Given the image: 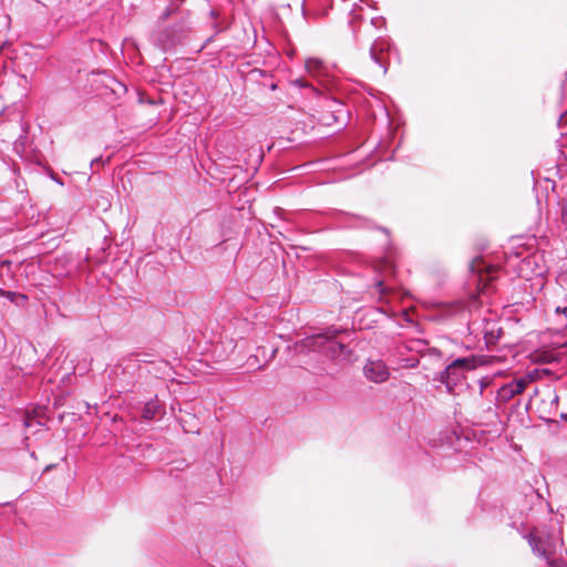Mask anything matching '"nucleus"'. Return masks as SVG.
Masks as SVG:
<instances>
[{
	"label": "nucleus",
	"instance_id": "f257e3e1",
	"mask_svg": "<svg viewBox=\"0 0 567 567\" xmlns=\"http://www.w3.org/2000/svg\"><path fill=\"white\" fill-rule=\"evenodd\" d=\"M341 330L328 328L326 331L305 338L300 342L301 350L323 353L331 360L346 358V346L337 340Z\"/></svg>",
	"mask_w": 567,
	"mask_h": 567
},
{
	"label": "nucleus",
	"instance_id": "f03ea898",
	"mask_svg": "<svg viewBox=\"0 0 567 567\" xmlns=\"http://www.w3.org/2000/svg\"><path fill=\"white\" fill-rule=\"evenodd\" d=\"M489 362L491 358L487 355H471L455 359L441 372L440 382L446 386L449 392L453 393L455 386L462 382L467 371L475 370L477 367Z\"/></svg>",
	"mask_w": 567,
	"mask_h": 567
},
{
	"label": "nucleus",
	"instance_id": "7ed1b4c3",
	"mask_svg": "<svg viewBox=\"0 0 567 567\" xmlns=\"http://www.w3.org/2000/svg\"><path fill=\"white\" fill-rule=\"evenodd\" d=\"M526 539L535 555L545 558L547 563L555 559L554 555L556 554L558 546V539L556 537L538 530H533L526 536Z\"/></svg>",
	"mask_w": 567,
	"mask_h": 567
},
{
	"label": "nucleus",
	"instance_id": "20e7f679",
	"mask_svg": "<svg viewBox=\"0 0 567 567\" xmlns=\"http://www.w3.org/2000/svg\"><path fill=\"white\" fill-rule=\"evenodd\" d=\"M391 52L392 44L389 39L383 37H378L370 48V58L382 69L383 74L388 71L389 55Z\"/></svg>",
	"mask_w": 567,
	"mask_h": 567
},
{
	"label": "nucleus",
	"instance_id": "39448f33",
	"mask_svg": "<svg viewBox=\"0 0 567 567\" xmlns=\"http://www.w3.org/2000/svg\"><path fill=\"white\" fill-rule=\"evenodd\" d=\"M567 346V337L561 340L550 342L549 347H542L530 353V360L534 363H551L559 359V350Z\"/></svg>",
	"mask_w": 567,
	"mask_h": 567
},
{
	"label": "nucleus",
	"instance_id": "423d86ee",
	"mask_svg": "<svg viewBox=\"0 0 567 567\" xmlns=\"http://www.w3.org/2000/svg\"><path fill=\"white\" fill-rule=\"evenodd\" d=\"M532 381L533 378L530 374L512 380L498 389L497 400L502 402H508L514 396L520 394Z\"/></svg>",
	"mask_w": 567,
	"mask_h": 567
},
{
	"label": "nucleus",
	"instance_id": "0eeeda50",
	"mask_svg": "<svg viewBox=\"0 0 567 567\" xmlns=\"http://www.w3.org/2000/svg\"><path fill=\"white\" fill-rule=\"evenodd\" d=\"M364 377L373 383H383L390 378V370L382 360H368L363 367Z\"/></svg>",
	"mask_w": 567,
	"mask_h": 567
},
{
	"label": "nucleus",
	"instance_id": "6e6552de",
	"mask_svg": "<svg viewBox=\"0 0 567 567\" xmlns=\"http://www.w3.org/2000/svg\"><path fill=\"white\" fill-rule=\"evenodd\" d=\"M473 271L478 272L477 286L482 292H487L488 284L495 279L494 274L497 271L495 266H485L482 260H477L472 266Z\"/></svg>",
	"mask_w": 567,
	"mask_h": 567
},
{
	"label": "nucleus",
	"instance_id": "1a4fd4ad",
	"mask_svg": "<svg viewBox=\"0 0 567 567\" xmlns=\"http://www.w3.org/2000/svg\"><path fill=\"white\" fill-rule=\"evenodd\" d=\"M306 70L310 75L319 78L326 73V65L321 60L310 58L306 61Z\"/></svg>",
	"mask_w": 567,
	"mask_h": 567
},
{
	"label": "nucleus",
	"instance_id": "9d476101",
	"mask_svg": "<svg viewBox=\"0 0 567 567\" xmlns=\"http://www.w3.org/2000/svg\"><path fill=\"white\" fill-rule=\"evenodd\" d=\"M328 14V7L324 8H312L311 0L302 7V16L306 20L318 19Z\"/></svg>",
	"mask_w": 567,
	"mask_h": 567
},
{
	"label": "nucleus",
	"instance_id": "9b49d317",
	"mask_svg": "<svg viewBox=\"0 0 567 567\" xmlns=\"http://www.w3.org/2000/svg\"><path fill=\"white\" fill-rule=\"evenodd\" d=\"M555 321L557 331L567 330V307H557L555 309Z\"/></svg>",
	"mask_w": 567,
	"mask_h": 567
},
{
	"label": "nucleus",
	"instance_id": "f8f14e48",
	"mask_svg": "<svg viewBox=\"0 0 567 567\" xmlns=\"http://www.w3.org/2000/svg\"><path fill=\"white\" fill-rule=\"evenodd\" d=\"M159 409L161 406L157 401H150L145 404L142 416L145 420H153L158 414Z\"/></svg>",
	"mask_w": 567,
	"mask_h": 567
},
{
	"label": "nucleus",
	"instance_id": "ddd939ff",
	"mask_svg": "<svg viewBox=\"0 0 567 567\" xmlns=\"http://www.w3.org/2000/svg\"><path fill=\"white\" fill-rule=\"evenodd\" d=\"M419 363H420V361L417 358L410 357V358L401 360L400 367L404 368V369H413V368H416L419 365Z\"/></svg>",
	"mask_w": 567,
	"mask_h": 567
},
{
	"label": "nucleus",
	"instance_id": "4468645a",
	"mask_svg": "<svg viewBox=\"0 0 567 567\" xmlns=\"http://www.w3.org/2000/svg\"><path fill=\"white\" fill-rule=\"evenodd\" d=\"M560 221L567 228V197L564 198L560 203Z\"/></svg>",
	"mask_w": 567,
	"mask_h": 567
},
{
	"label": "nucleus",
	"instance_id": "2eb2a0df",
	"mask_svg": "<svg viewBox=\"0 0 567 567\" xmlns=\"http://www.w3.org/2000/svg\"><path fill=\"white\" fill-rule=\"evenodd\" d=\"M34 424H38L40 426L42 425V423L40 421L35 420L34 416H31V415L27 414L25 420H24V426L25 427H31Z\"/></svg>",
	"mask_w": 567,
	"mask_h": 567
},
{
	"label": "nucleus",
	"instance_id": "dca6fc26",
	"mask_svg": "<svg viewBox=\"0 0 567 567\" xmlns=\"http://www.w3.org/2000/svg\"><path fill=\"white\" fill-rule=\"evenodd\" d=\"M547 564H548V567H567V563L560 558L549 560Z\"/></svg>",
	"mask_w": 567,
	"mask_h": 567
},
{
	"label": "nucleus",
	"instance_id": "f3484780",
	"mask_svg": "<svg viewBox=\"0 0 567 567\" xmlns=\"http://www.w3.org/2000/svg\"><path fill=\"white\" fill-rule=\"evenodd\" d=\"M429 353L431 355H435V357H441L442 355L441 351L437 348H430L429 349Z\"/></svg>",
	"mask_w": 567,
	"mask_h": 567
},
{
	"label": "nucleus",
	"instance_id": "a211bd4d",
	"mask_svg": "<svg viewBox=\"0 0 567 567\" xmlns=\"http://www.w3.org/2000/svg\"><path fill=\"white\" fill-rule=\"evenodd\" d=\"M375 287L378 288V291H379L380 293H385V288H384V286H383V281H378V282L375 284Z\"/></svg>",
	"mask_w": 567,
	"mask_h": 567
},
{
	"label": "nucleus",
	"instance_id": "6ab92c4d",
	"mask_svg": "<svg viewBox=\"0 0 567 567\" xmlns=\"http://www.w3.org/2000/svg\"><path fill=\"white\" fill-rule=\"evenodd\" d=\"M0 293H1L2 296H6V297H7V298H9L10 300H12V299H13V297H14V295H16V293H14V292H12V291H3V290H0Z\"/></svg>",
	"mask_w": 567,
	"mask_h": 567
},
{
	"label": "nucleus",
	"instance_id": "aec40b11",
	"mask_svg": "<svg viewBox=\"0 0 567 567\" xmlns=\"http://www.w3.org/2000/svg\"><path fill=\"white\" fill-rule=\"evenodd\" d=\"M293 83L300 87L307 86V83L302 79H297Z\"/></svg>",
	"mask_w": 567,
	"mask_h": 567
},
{
	"label": "nucleus",
	"instance_id": "412c9836",
	"mask_svg": "<svg viewBox=\"0 0 567 567\" xmlns=\"http://www.w3.org/2000/svg\"><path fill=\"white\" fill-rule=\"evenodd\" d=\"M551 394H553V395H551V396H553V398H551V402L557 403V402H558V395H557L555 392H553Z\"/></svg>",
	"mask_w": 567,
	"mask_h": 567
},
{
	"label": "nucleus",
	"instance_id": "4be33fe9",
	"mask_svg": "<svg viewBox=\"0 0 567 567\" xmlns=\"http://www.w3.org/2000/svg\"><path fill=\"white\" fill-rule=\"evenodd\" d=\"M381 22H382L381 19H372L370 24L381 23Z\"/></svg>",
	"mask_w": 567,
	"mask_h": 567
},
{
	"label": "nucleus",
	"instance_id": "5701e85b",
	"mask_svg": "<svg viewBox=\"0 0 567 567\" xmlns=\"http://www.w3.org/2000/svg\"><path fill=\"white\" fill-rule=\"evenodd\" d=\"M322 6H326L328 0H319Z\"/></svg>",
	"mask_w": 567,
	"mask_h": 567
},
{
	"label": "nucleus",
	"instance_id": "b1692460",
	"mask_svg": "<svg viewBox=\"0 0 567 567\" xmlns=\"http://www.w3.org/2000/svg\"><path fill=\"white\" fill-rule=\"evenodd\" d=\"M99 161H100V158H95V159L92 161V164H94V163H96Z\"/></svg>",
	"mask_w": 567,
	"mask_h": 567
}]
</instances>
